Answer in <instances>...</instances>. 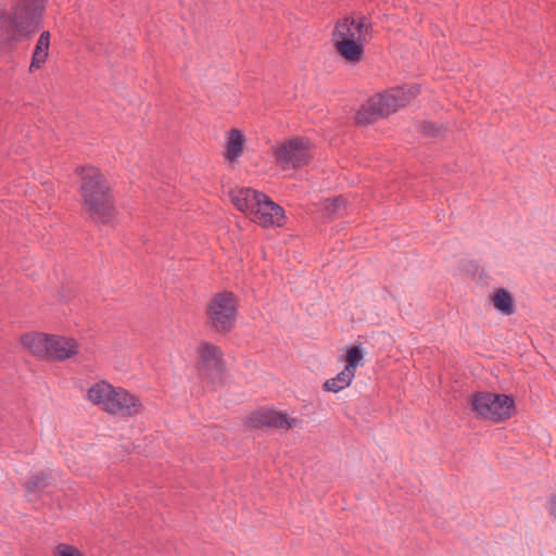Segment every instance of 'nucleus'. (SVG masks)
<instances>
[{
	"label": "nucleus",
	"instance_id": "obj_1",
	"mask_svg": "<svg viewBox=\"0 0 556 556\" xmlns=\"http://www.w3.org/2000/svg\"><path fill=\"white\" fill-rule=\"evenodd\" d=\"M48 0H15L0 12V46L29 39L41 26Z\"/></svg>",
	"mask_w": 556,
	"mask_h": 556
},
{
	"label": "nucleus",
	"instance_id": "obj_2",
	"mask_svg": "<svg viewBox=\"0 0 556 556\" xmlns=\"http://www.w3.org/2000/svg\"><path fill=\"white\" fill-rule=\"evenodd\" d=\"M80 195L84 208L94 223L111 225L114 222V197L108 180L98 168L83 169Z\"/></svg>",
	"mask_w": 556,
	"mask_h": 556
},
{
	"label": "nucleus",
	"instance_id": "obj_3",
	"mask_svg": "<svg viewBox=\"0 0 556 556\" xmlns=\"http://www.w3.org/2000/svg\"><path fill=\"white\" fill-rule=\"evenodd\" d=\"M371 37L372 24L364 15L338 20L331 34L336 51L351 63H358L362 60L365 45Z\"/></svg>",
	"mask_w": 556,
	"mask_h": 556
},
{
	"label": "nucleus",
	"instance_id": "obj_4",
	"mask_svg": "<svg viewBox=\"0 0 556 556\" xmlns=\"http://www.w3.org/2000/svg\"><path fill=\"white\" fill-rule=\"evenodd\" d=\"M239 302L231 291L214 293L205 305V325L217 334L230 333L237 324Z\"/></svg>",
	"mask_w": 556,
	"mask_h": 556
},
{
	"label": "nucleus",
	"instance_id": "obj_5",
	"mask_svg": "<svg viewBox=\"0 0 556 556\" xmlns=\"http://www.w3.org/2000/svg\"><path fill=\"white\" fill-rule=\"evenodd\" d=\"M470 403L477 416L495 422L510 418L515 408L514 400L509 395L490 392L472 394Z\"/></svg>",
	"mask_w": 556,
	"mask_h": 556
},
{
	"label": "nucleus",
	"instance_id": "obj_6",
	"mask_svg": "<svg viewBox=\"0 0 556 556\" xmlns=\"http://www.w3.org/2000/svg\"><path fill=\"white\" fill-rule=\"evenodd\" d=\"M195 354L199 374L213 383L222 381L226 369L222 349L210 341L202 340L195 348Z\"/></svg>",
	"mask_w": 556,
	"mask_h": 556
},
{
	"label": "nucleus",
	"instance_id": "obj_7",
	"mask_svg": "<svg viewBox=\"0 0 556 556\" xmlns=\"http://www.w3.org/2000/svg\"><path fill=\"white\" fill-rule=\"evenodd\" d=\"M275 162L282 169H295L307 165L312 159V146L307 139L292 138L274 149Z\"/></svg>",
	"mask_w": 556,
	"mask_h": 556
},
{
	"label": "nucleus",
	"instance_id": "obj_8",
	"mask_svg": "<svg viewBox=\"0 0 556 556\" xmlns=\"http://www.w3.org/2000/svg\"><path fill=\"white\" fill-rule=\"evenodd\" d=\"M419 93L417 85L402 86L392 88L383 93L377 94L371 99V106L376 108V113L382 117L396 112L400 108L409 104Z\"/></svg>",
	"mask_w": 556,
	"mask_h": 556
},
{
	"label": "nucleus",
	"instance_id": "obj_9",
	"mask_svg": "<svg viewBox=\"0 0 556 556\" xmlns=\"http://www.w3.org/2000/svg\"><path fill=\"white\" fill-rule=\"evenodd\" d=\"M248 425L251 428L268 427L276 429H291L301 426V420L298 418H290L286 413L261 409L254 412L248 419Z\"/></svg>",
	"mask_w": 556,
	"mask_h": 556
},
{
	"label": "nucleus",
	"instance_id": "obj_10",
	"mask_svg": "<svg viewBox=\"0 0 556 556\" xmlns=\"http://www.w3.org/2000/svg\"><path fill=\"white\" fill-rule=\"evenodd\" d=\"M111 416L134 417L144 410L141 400L123 388H116L111 406H109Z\"/></svg>",
	"mask_w": 556,
	"mask_h": 556
},
{
	"label": "nucleus",
	"instance_id": "obj_11",
	"mask_svg": "<svg viewBox=\"0 0 556 556\" xmlns=\"http://www.w3.org/2000/svg\"><path fill=\"white\" fill-rule=\"evenodd\" d=\"M250 219L265 228L281 227L286 216L283 208L265 194V199H261Z\"/></svg>",
	"mask_w": 556,
	"mask_h": 556
},
{
	"label": "nucleus",
	"instance_id": "obj_12",
	"mask_svg": "<svg viewBox=\"0 0 556 556\" xmlns=\"http://www.w3.org/2000/svg\"><path fill=\"white\" fill-rule=\"evenodd\" d=\"M233 205L251 218L261 199H265V193L251 188H240L230 192Z\"/></svg>",
	"mask_w": 556,
	"mask_h": 556
},
{
	"label": "nucleus",
	"instance_id": "obj_13",
	"mask_svg": "<svg viewBox=\"0 0 556 556\" xmlns=\"http://www.w3.org/2000/svg\"><path fill=\"white\" fill-rule=\"evenodd\" d=\"M48 359L66 361L78 353V343L74 338L51 334Z\"/></svg>",
	"mask_w": 556,
	"mask_h": 556
},
{
	"label": "nucleus",
	"instance_id": "obj_14",
	"mask_svg": "<svg viewBox=\"0 0 556 556\" xmlns=\"http://www.w3.org/2000/svg\"><path fill=\"white\" fill-rule=\"evenodd\" d=\"M115 391L116 388L111 383L99 381L88 389L87 399L101 410L109 414V406H111Z\"/></svg>",
	"mask_w": 556,
	"mask_h": 556
},
{
	"label": "nucleus",
	"instance_id": "obj_15",
	"mask_svg": "<svg viewBox=\"0 0 556 556\" xmlns=\"http://www.w3.org/2000/svg\"><path fill=\"white\" fill-rule=\"evenodd\" d=\"M50 338L51 334L31 332L24 334L21 338V343L34 356L41 359H48L50 351Z\"/></svg>",
	"mask_w": 556,
	"mask_h": 556
},
{
	"label": "nucleus",
	"instance_id": "obj_16",
	"mask_svg": "<svg viewBox=\"0 0 556 556\" xmlns=\"http://www.w3.org/2000/svg\"><path fill=\"white\" fill-rule=\"evenodd\" d=\"M245 143L244 134L237 128H232L227 136L225 143V159L229 163L237 162L243 154Z\"/></svg>",
	"mask_w": 556,
	"mask_h": 556
},
{
	"label": "nucleus",
	"instance_id": "obj_17",
	"mask_svg": "<svg viewBox=\"0 0 556 556\" xmlns=\"http://www.w3.org/2000/svg\"><path fill=\"white\" fill-rule=\"evenodd\" d=\"M49 47H50V33L42 31L38 38L36 43L31 62L29 65V71L34 72L39 70L47 61L49 55Z\"/></svg>",
	"mask_w": 556,
	"mask_h": 556
},
{
	"label": "nucleus",
	"instance_id": "obj_18",
	"mask_svg": "<svg viewBox=\"0 0 556 556\" xmlns=\"http://www.w3.org/2000/svg\"><path fill=\"white\" fill-rule=\"evenodd\" d=\"M491 301L495 309L504 316H511L516 312L514 298L511 293L504 288L496 289L491 296Z\"/></svg>",
	"mask_w": 556,
	"mask_h": 556
},
{
	"label": "nucleus",
	"instance_id": "obj_19",
	"mask_svg": "<svg viewBox=\"0 0 556 556\" xmlns=\"http://www.w3.org/2000/svg\"><path fill=\"white\" fill-rule=\"evenodd\" d=\"M355 374L351 372L346 368H343L336 377L328 379L324 383V389L328 392L338 393L339 391L348 388Z\"/></svg>",
	"mask_w": 556,
	"mask_h": 556
},
{
	"label": "nucleus",
	"instance_id": "obj_20",
	"mask_svg": "<svg viewBox=\"0 0 556 556\" xmlns=\"http://www.w3.org/2000/svg\"><path fill=\"white\" fill-rule=\"evenodd\" d=\"M379 117L381 116L376 113V108L371 106V99H369L367 103L362 105L356 112L355 121L358 125L365 126L374 123Z\"/></svg>",
	"mask_w": 556,
	"mask_h": 556
},
{
	"label": "nucleus",
	"instance_id": "obj_21",
	"mask_svg": "<svg viewBox=\"0 0 556 556\" xmlns=\"http://www.w3.org/2000/svg\"><path fill=\"white\" fill-rule=\"evenodd\" d=\"M345 199L342 197H337L332 199H325L321 202L323 208L330 217H334L341 214V212L345 208Z\"/></svg>",
	"mask_w": 556,
	"mask_h": 556
},
{
	"label": "nucleus",
	"instance_id": "obj_22",
	"mask_svg": "<svg viewBox=\"0 0 556 556\" xmlns=\"http://www.w3.org/2000/svg\"><path fill=\"white\" fill-rule=\"evenodd\" d=\"M364 359V352L361 346H352L346 353V365L344 368L355 374L356 368L362 365Z\"/></svg>",
	"mask_w": 556,
	"mask_h": 556
},
{
	"label": "nucleus",
	"instance_id": "obj_23",
	"mask_svg": "<svg viewBox=\"0 0 556 556\" xmlns=\"http://www.w3.org/2000/svg\"><path fill=\"white\" fill-rule=\"evenodd\" d=\"M48 480H49V475L48 473L41 472V473H38V475H34L24 484L25 490L30 493V492H34L36 490L45 489L49 484Z\"/></svg>",
	"mask_w": 556,
	"mask_h": 556
},
{
	"label": "nucleus",
	"instance_id": "obj_24",
	"mask_svg": "<svg viewBox=\"0 0 556 556\" xmlns=\"http://www.w3.org/2000/svg\"><path fill=\"white\" fill-rule=\"evenodd\" d=\"M52 554L53 556H84L77 547L65 543L58 544Z\"/></svg>",
	"mask_w": 556,
	"mask_h": 556
},
{
	"label": "nucleus",
	"instance_id": "obj_25",
	"mask_svg": "<svg viewBox=\"0 0 556 556\" xmlns=\"http://www.w3.org/2000/svg\"><path fill=\"white\" fill-rule=\"evenodd\" d=\"M422 130L426 134L431 135V136H438L441 134V127L435 126L434 124H431V123L424 124Z\"/></svg>",
	"mask_w": 556,
	"mask_h": 556
},
{
	"label": "nucleus",
	"instance_id": "obj_26",
	"mask_svg": "<svg viewBox=\"0 0 556 556\" xmlns=\"http://www.w3.org/2000/svg\"><path fill=\"white\" fill-rule=\"evenodd\" d=\"M549 513L556 518V495L549 501Z\"/></svg>",
	"mask_w": 556,
	"mask_h": 556
}]
</instances>
